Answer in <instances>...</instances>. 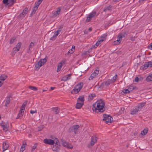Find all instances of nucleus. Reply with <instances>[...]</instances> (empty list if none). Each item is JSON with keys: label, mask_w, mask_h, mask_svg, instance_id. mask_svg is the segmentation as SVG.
Here are the masks:
<instances>
[{"label": "nucleus", "mask_w": 152, "mask_h": 152, "mask_svg": "<svg viewBox=\"0 0 152 152\" xmlns=\"http://www.w3.org/2000/svg\"><path fill=\"white\" fill-rule=\"evenodd\" d=\"M72 49H74H74H75V46H72Z\"/></svg>", "instance_id": "obj_62"}, {"label": "nucleus", "mask_w": 152, "mask_h": 152, "mask_svg": "<svg viewBox=\"0 0 152 152\" xmlns=\"http://www.w3.org/2000/svg\"><path fill=\"white\" fill-rule=\"evenodd\" d=\"M96 141L97 140L96 139V137L94 136L92 137L90 143L88 144V147L89 148H91V146H93Z\"/></svg>", "instance_id": "obj_11"}, {"label": "nucleus", "mask_w": 152, "mask_h": 152, "mask_svg": "<svg viewBox=\"0 0 152 152\" xmlns=\"http://www.w3.org/2000/svg\"><path fill=\"white\" fill-rule=\"evenodd\" d=\"M37 111L36 110H35V111L33 110H31L30 111V113L31 114H33L34 113H37Z\"/></svg>", "instance_id": "obj_50"}, {"label": "nucleus", "mask_w": 152, "mask_h": 152, "mask_svg": "<svg viewBox=\"0 0 152 152\" xmlns=\"http://www.w3.org/2000/svg\"><path fill=\"white\" fill-rule=\"evenodd\" d=\"M56 141V139L53 140L50 139L46 138L43 140V142L46 144L52 145L55 143Z\"/></svg>", "instance_id": "obj_9"}, {"label": "nucleus", "mask_w": 152, "mask_h": 152, "mask_svg": "<svg viewBox=\"0 0 152 152\" xmlns=\"http://www.w3.org/2000/svg\"><path fill=\"white\" fill-rule=\"evenodd\" d=\"M23 113L20 111L19 113L18 114L17 118H19L21 117L23 115Z\"/></svg>", "instance_id": "obj_40"}, {"label": "nucleus", "mask_w": 152, "mask_h": 152, "mask_svg": "<svg viewBox=\"0 0 152 152\" xmlns=\"http://www.w3.org/2000/svg\"><path fill=\"white\" fill-rule=\"evenodd\" d=\"M148 130L147 129H144L141 132V134L142 135H145L147 133Z\"/></svg>", "instance_id": "obj_38"}, {"label": "nucleus", "mask_w": 152, "mask_h": 152, "mask_svg": "<svg viewBox=\"0 0 152 152\" xmlns=\"http://www.w3.org/2000/svg\"><path fill=\"white\" fill-rule=\"evenodd\" d=\"M134 89V87L132 86H130L128 88V90L129 92H130L131 91H132Z\"/></svg>", "instance_id": "obj_45"}, {"label": "nucleus", "mask_w": 152, "mask_h": 152, "mask_svg": "<svg viewBox=\"0 0 152 152\" xmlns=\"http://www.w3.org/2000/svg\"><path fill=\"white\" fill-rule=\"evenodd\" d=\"M16 1V0H9V3H7V5L8 7L12 6L15 2Z\"/></svg>", "instance_id": "obj_30"}, {"label": "nucleus", "mask_w": 152, "mask_h": 152, "mask_svg": "<svg viewBox=\"0 0 152 152\" xmlns=\"http://www.w3.org/2000/svg\"><path fill=\"white\" fill-rule=\"evenodd\" d=\"M9 146V145L8 143H7L6 142H4L2 145V148L3 149V152L7 150Z\"/></svg>", "instance_id": "obj_15"}, {"label": "nucleus", "mask_w": 152, "mask_h": 152, "mask_svg": "<svg viewBox=\"0 0 152 152\" xmlns=\"http://www.w3.org/2000/svg\"><path fill=\"white\" fill-rule=\"evenodd\" d=\"M80 126L78 125H74L71 126L68 130V132H74V133L76 134V131L79 128Z\"/></svg>", "instance_id": "obj_8"}, {"label": "nucleus", "mask_w": 152, "mask_h": 152, "mask_svg": "<svg viewBox=\"0 0 152 152\" xmlns=\"http://www.w3.org/2000/svg\"><path fill=\"white\" fill-rule=\"evenodd\" d=\"M26 142L24 141L23 142V145H22V146L21 147V149H22V148H25V145H26Z\"/></svg>", "instance_id": "obj_48"}, {"label": "nucleus", "mask_w": 152, "mask_h": 152, "mask_svg": "<svg viewBox=\"0 0 152 152\" xmlns=\"http://www.w3.org/2000/svg\"><path fill=\"white\" fill-rule=\"evenodd\" d=\"M123 92L124 94H128L129 93L128 89H124L123 91Z\"/></svg>", "instance_id": "obj_46"}, {"label": "nucleus", "mask_w": 152, "mask_h": 152, "mask_svg": "<svg viewBox=\"0 0 152 152\" xmlns=\"http://www.w3.org/2000/svg\"><path fill=\"white\" fill-rule=\"evenodd\" d=\"M38 7H37V6H34L32 10V12L31 13V16L33 15H34L36 11L38 9Z\"/></svg>", "instance_id": "obj_32"}, {"label": "nucleus", "mask_w": 152, "mask_h": 152, "mask_svg": "<svg viewBox=\"0 0 152 152\" xmlns=\"http://www.w3.org/2000/svg\"><path fill=\"white\" fill-rule=\"evenodd\" d=\"M139 78L137 77H136L135 79V80L136 82H138L139 81Z\"/></svg>", "instance_id": "obj_53"}, {"label": "nucleus", "mask_w": 152, "mask_h": 152, "mask_svg": "<svg viewBox=\"0 0 152 152\" xmlns=\"http://www.w3.org/2000/svg\"><path fill=\"white\" fill-rule=\"evenodd\" d=\"M150 46H151V48H152V42L151 43V44L150 45Z\"/></svg>", "instance_id": "obj_64"}, {"label": "nucleus", "mask_w": 152, "mask_h": 152, "mask_svg": "<svg viewBox=\"0 0 152 152\" xmlns=\"http://www.w3.org/2000/svg\"><path fill=\"white\" fill-rule=\"evenodd\" d=\"M40 65H39L37 63V64H36L35 65V70H38L40 68Z\"/></svg>", "instance_id": "obj_41"}, {"label": "nucleus", "mask_w": 152, "mask_h": 152, "mask_svg": "<svg viewBox=\"0 0 152 152\" xmlns=\"http://www.w3.org/2000/svg\"><path fill=\"white\" fill-rule=\"evenodd\" d=\"M10 97L11 96H7L5 99V106L6 107L8 106V104L10 102Z\"/></svg>", "instance_id": "obj_26"}, {"label": "nucleus", "mask_w": 152, "mask_h": 152, "mask_svg": "<svg viewBox=\"0 0 152 152\" xmlns=\"http://www.w3.org/2000/svg\"><path fill=\"white\" fill-rule=\"evenodd\" d=\"M37 146V144H35L34 146H33L31 149V151H33L36 148Z\"/></svg>", "instance_id": "obj_47"}, {"label": "nucleus", "mask_w": 152, "mask_h": 152, "mask_svg": "<svg viewBox=\"0 0 152 152\" xmlns=\"http://www.w3.org/2000/svg\"><path fill=\"white\" fill-rule=\"evenodd\" d=\"M28 88L31 90L33 91H36L38 90L37 87L34 86H30L28 87Z\"/></svg>", "instance_id": "obj_39"}, {"label": "nucleus", "mask_w": 152, "mask_h": 152, "mask_svg": "<svg viewBox=\"0 0 152 152\" xmlns=\"http://www.w3.org/2000/svg\"><path fill=\"white\" fill-rule=\"evenodd\" d=\"M125 109L124 107H122L121 109V110H122V111H124V110H125Z\"/></svg>", "instance_id": "obj_61"}, {"label": "nucleus", "mask_w": 152, "mask_h": 152, "mask_svg": "<svg viewBox=\"0 0 152 152\" xmlns=\"http://www.w3.org/2000/svg\"><path fill=\"white\" fill-rule=\"evenodd\" d=\"M146 80L148 81H152V75H150L148 76L146 78Z\"/></svg>", "instance_id": "obj_35"}, {"label": "nucleus", "mask_w": 152, "mask_h": 152, "mask_svg": "<svg viewBox=\"0 0 152 152\" xmlns=\"http://www.w3.org/2000/svg\"><path fill=\"white\" fill-rule=\"evenodd\" d=\"M28 9L27 8H26L25 9L23 10L22 13L20 14L19 15V16L21 17H23L25 16L26 14L27 13Z\"/></svg>", "instance_id": "obj_17"}, {"label": "nucleus", "mask_w": 152, "mask_h": 152, "mask_svg": "<svg viewBox=\"0 0 152 152\" xmlns=\"http://www.w3.org/2000/svg\"><path fill=\"white\" fill-rule=\"evenodd\" d=\"M73 51L72 50H70L68 51V53H70V54H72V53H73Z\"/></svg>", "instance_id": "obj_54"}, {"label": "nucleus", "mask_w": 152, "mask_h": 152, "mask_svg": "<svg viewBox=\"0 0 152 152\" xmlns=\"http://www.w3.org/2000/svg\"><path fill=\"white\" fill-rule=\"evenodd\" d=\"M61 11V9L59 8H58L57 10L56 11L54 12L52 14V17H55L57 15H59L60 12Z\"/></svg>", "instance_id": "obj_18"}, {"label": "nucleus", "mask_w": 152, "mask_h": 152, "mask_svg": "<svg viewBox=\"0 0 152 152\" xmlns=\"http://www.w3.org/2000/svg\"><path fill=\"white\" fill-rule=\"evenodd\" d=\"M91 30H92V28H89L88 29V31H91Z\"/></svg>", "instance_id": "obj_59"}, {"label": "nucleus", "mask_w": 152, "mask_h": 152, "mask_svg": "<svg viewBox=\"0 0 152 152\" xmlns=\"http://www.w3.org/2000/svg\"><path fill=\"white\" fill-rule=\"evenodd\" d=\"M3 83L1 81H0V87L1 86V85H2Z\"/></svg>", "instance_id": "obj_60"}, {"label": "nucleus", "mask_w": 152, "mask_h": 152, "mask_svg": "<svg viewBox=\"0 0 152 152\" xmlns=\"http://www.w3.org/2000/svg\"><path fill=\"white\" fill-rule=\"evenodd\" d=\"M97 47V46H96L95 45H93L92 47L91 48V49L92 50V49H93L94 48H96Z\"/></svg>", "instance_id": "obj_55"}, {"label": "nucleus", "mask_w": 152, "mask_h": 152, "mask_svg": "<svg viewBox=\"0 0 152 152\" xmlns=\"http://www.w3.org/2000/svg\"><path fill=\"white\" fill-rule=\"evenodd\" d=\"M149 66L148 62H146L144 64V65L143 66H142L141 67V69H146Z\"/></svg>", "instance_id": "obj_29"}, {"label": "nucleus", "mask_w": 152, "mask_h": 152, "mask_svg": "<svg viewBox=\"0 0 152 152\" xmlns=\"http://www.w3.org/2000/svg\"><path fill=\"white\" fill-rule=\"evenodd\" d=\"M21 43L19 42L16 45V47H14L12 49V56H13L15 54L20 50L21 45Z\"/></svg>", "instance_id": "obj_4"}, {"label": "nucleus", "mask_w": 152, "mask_h": 152, "mask_svg": "<svg viewBox=\"0 0 152 152\" xmlns=\"http://www.w3.org/2000/svg\"><path fill=\"white\" fill-rule=\"evenodd\" d=\"M7 76L5 75H3L0 76V80L2 81H4L7 78Z\"/></svg>", "instance_id": "obj_31"}, {"label": "nucleus", "mask_w": 152, "mask_h": 152, "mask_svg": "<svg viewBox=\"0 0 152 152\" xmlns=\"http://www.w3.org/2000/svg\"><path fill=\"white\" fill-rule=\"evenodd\" d=\"M101 43L100 42H99V40H98L96 42V43L95 44V45L96 46H97V47Z\"/></svg>", "instance_id": "obj_51"}, {"label": "nucleus", "mask_w": 152, "mask_h": 152, "mask_svg": "<svg viewBox=\"0 0 152 152\" xmlns=\"http://www.w3.org/2000/svg\"><path fill=\"white\" fill-rule=\"evenodd\" d=\"M103 120L105 121L107 123H111L112 121L111 118H113L110 115H103Z\"/></svg>", "instance_id": "obj_7"}, {"label": "nucleus", "mask_w": 152, "mask_h": 152, "mask_svg": "<svg viewBox=\"0 0 152 152\" xmlns=\"http://www.w3.org/2000/svg\"><path fill=\"white\" fill-rule=\"evenodd\" d=\"M148 63L149 64V66L150 67H152V61H150L148 62Z\"/></svg>", "instance_id": "obj_52"}, {"label": "nucleus", "mask_w": 152, "mask_h": 152, "mask_svg": "<svg viewBox=\"0 0 152 152\" xmlns=\"http://www.w3.org/2000/svg\"><path fill=\"white\" fill-rule=\"evenodd\" d=\"M0 125L3 128L4 131L5 132L7 131L9 129V124L8 123H5L3 121H1L0 124Z\"/></svg>", "instance_id": "obj_6"}, {"label": "nucleus", "mask_w": 152, "mask_h": 152, "mask_svg": "<svg viewBox=\"0 0 152 152\" xmlns=\"http://www.w3.org/2000/svg\"><path fill=\"white\" fill-rule=\"evenodd\" d=\"M107 35L105 34H103L102 36H101L99 39L98 40L99 42L102 43L103 41L106 38Z\"/></svg>", "instance_id": "obj_24"}, {"label": "nucleus", "mask_w": 152, "mask_h": 152, "mask_svg": "<svg viewBox=\"0 0 152 152\" xmlns=\"http://www.w3.org/2000/svg\"><path fill=\"white\" fill-rule=\"evenodd\" d=\"M77 102L84 104V98L83 96H81L77 99Z\"/></svg>", "instance_id": "obj_23"}, {"label": "nucleus", "mask_w": 152, "mask_h": 152, "mask_svg": "<svg viewBox=\"0 0 152 152\" xmlns=\"http://www.w3.org/2000/svg\"><path fill=\"white\" fill-rule=\"evenodd\" d=\"M71 75V74H69L63 77L61 80L64 81H66L67 80L70 79Z\"/></svg>", "instance_id": "obj_22"}, {"label": "nucleus", "mask_w": 152, "mask_h": 152, "mask_svg": "<svg viewBox=\"0 0 152 152\" xmlns=\"http://www.w3.org/2000/svg\"><path fill=\"white\" fill-rule=\"evenodd\" d=\"M28 101L27 100H26L23 104L22 106L20 108V111H21L23 112H24V111L26 106L27 103Z\"/></svg>", "instance_id": "obj_21"}, {"label": "nucleus", "mask_w": 152, "mask_h": 152, "mask_svg": "<svg viewBox=\"0 0 152 152\" xmlns=\"http://www.w3.org/2000/svg\"><path fill=\"white\" fill-rule=\"evenodd\" d=\"M109 10V9L108 8V7H107V8H106L105 10L104 9V11H105V10Z\"/></svg>", "instance_id": "obj_63"}, {"label": "nucleus", "mask_w": 152, "mask_h": 152, "mask_svg": "<svg viewBox=\"0 0 152 152\" xmlns=\"http://www.w3.org/2000/svg\"><path fill=\"white\" fill-rule=\"evenodd\" d=\"M25 150V148H22L21 149V148H20V151H22L23 152Z\"/></svg>", "instance_id": "obj_58"}, {"label": "nucleus", "mask_w": 152, "mask_h": 152, "mask_svg": "<svg viewBox=\"0 0 152 152\" xmlns=\"http://www.w3.org/2000/svg\"><path fill=\"white\" fill-rule=\"evenodd\" d=\"M84 104L78 102H77L76 104L75 108L76 109H79L81 108Z\"/></svg>", "instance_id": "obj_28"}, {"label": "nucleus", "mask_w": 152, "mask_h": 152, "mask_svg": "<svg viewBox=\"0 0 152 152\" xmlns=\"http://www.w3.org/2000/svg\"><path fill=\"white\" fill-rule=\"evenodd\" d=\"M65 64L64 61H62L58 65L57 69V72H58L61 70L62 65H63V64Z\"/></svg>", "instance_id": "obj_27"}, {"label": "nucleus", "mask_w": 152, "mask_h": 152, "mask_svg": "<svg viewBox=\"0 0 152 152\" xmlns=\"http://www.w3.org/2000/svg\"><path fill=\"white\" fill-rule=\"evenodd\" d=\"M105 104L102 99L97 100L94 104L93 106L95 109V112L101 113L105 110Z\"/></svg>", "instance_id": "obj_1"}, {"label": "nucleus", "mask_w": 152, "mask_h": 152, "mask_svg": "<svg viewBox=\"0 0 152 152\" xmlns=\"http://www.w3.org/2000/svg\"><path fill=\"white\" fill-rule=\"evenodd\" d=\"M138 111H139L138 110L137 108L135 107L134 109L132 110L131 111V114L132 115H134V114H136V113Z\"/></svg>", "instance_id": "obj_33"}, {"label": "nucleus", "mask_w": 152, "mask_h": 152, "mask_svg": "<svg viewBox=\"0 0 152 152\" xmlns=\"http://www.w3.org/2000/svg\"><path fill=\"white\" fill-rule=\"evenodd\" d=\"M99 70L96 69L91 75L90 77L89 78V80H91L94 78L95 77L99 74Z\"/></svg>", "instance_id": "obj_10"}, {"label": "nucleus", "mask_w": 152, "mask_h": 152, "mask_svg": "<svg viewBox=\"0 0 152 152\" xmlns=\"http://www.w3.org/2000/svg\"><path fill=\"white\" fill-rule=\"evenodd\" d=\"M52 109L55 114H58L60 112V108L58 107H53Z\"/></svg>", "instance_id": "obj_25"}, {"label": "nucleus", "mask_w": 152, "mask_h": 152, "mask_svg": "<svg viewBox=\"0 0 152 152\" xmlns=\"http://www.w3.org/2000/svg\"><path fill=\"white\" fill-rule=\"evenodd\" d=\"M62 145L63 146L67 148L72 149L73 147L72 145L71 144L69 143L68 142L65 141H62Z\"/></svg>", "instance_id": "obj_13"}, {"label": "nucleus", "mask_w": 152, "mask_h": 152, "mask_svg": "<svg viewBox=\"0 0 152 152\" xmlns=\"http://www.w3.org/2000/svg\"><path fill=\"white\" fill-rule=\"evenodd\" d=\"M3 2L4 4H6L9 3V0H3Z\"/></svg>", "instance_id": "obj_49"}, {"label": "nucleus", "mask_w": 152, "mask_h": 152, "mask_svg": "<svg viewBox=\"0 0 152 152\" xmlns=\"http://www.w3.org/2000/svg\"><path fill=\"white\" fill-rule=\"evenodd\" d=\"M96 15V12H93L90 13L87 18L86 21L87 22L89 21L91 19V18L93 17Z\"/></svg>", "instance_id": "obj_14"}, {"label": "nucleus", "mask_w": 152, "mask_h": 152, "mask_svg": "<svg viewBox=\"0 0 152 152\" xmlns=\"http://www.w3.org/2000/svg\"><path fill=\"white\" fill-rule=\"evenodd\" d=\"M42 0H39L35 3V6H37L38 8L39 5L40 4L42 1Z\"/></svg>", "instance_id": "obj_37"}, {"label": "nucleus", "mask_w": 152, "mask_h": 152, "mask_svg": "<svg viewBox=\"0 0 152 152\" xmlns=\"http://www.w3.org/2000/svg\"><path fill=\"white\" fill-rule=\"evenodd\" d=\"M16 39V37H14L11 39L10 41V43H13L15 40Z\"/></svg>", "instance_id": "obj_43"}, {"label": "nucleus", "mask_w": 152, "mask_h": 152, "mask_svg": "<svg viewBox=\"0 0 152 152\" xmlns=\"http://www.w3.org/2000/svg\"><path fill=\"white\" fill-rule=\"evenodd\" d=\"M55 88V87H51L50 88V91L52 90H54Z\"/></svg>", "instance_id": "obj_57"}, {"label": "nucleus", "mask_w": 152, "mask_h": 152, "mask_svg": "<svg viewBox=\"0 0 152 152\" xmlns=\"http://www.w3.org/2000/svg\"><path fill=\"white\" fill-rule=\"evenodd\" d=\"M145 102L142 103L140 104H139L136 107L138 110L139 111L142 108L145 106Z\"/></svg>", "instance_id": "obj_19"}, {"label": "nucleus", "mask_w": 152, "mask_h": 152, "mask_svg": "<svg viewBox=\"0 0 152 152\" xmlns=\"http://www.w3.org/2000/svg\"><path fill=\"white\" fill-rule=\"evenodd\" d=\"M47 61V60L45 58L41 59L38 62V63L40 67L43 65Z\"/></svg>", "instance_id": "obj_16"}, {"label": "nucleus", "mask_w": 152, "mask_h": 152, "mask_svg": "<svg viewBox=\"0 0 152 152\" xmlns=\"http://www.w3.org/2000/svg\"><path fill=\"white\" fill-rule=\"evenodd\" d=\"M112 81L110 80V79H108L105 82V85L107 86H108L110 84L113 83Z\"/></svg>", "instance_id": "obj_36"}, {"label": "nucleus", "mask_w": 152, "mask_h": 152, "mask_svg": "<svg viewBox=\"0 0 152 152\" xmlns=\"http://www.w3.org/2000/svg\"><path fill=\"white\" fill-rule=\"evenodd\" d=\"M125 33H124L119 34L118 37V39L113 42V45H117L120 44L122 40V38L125 37Z\"/></svg>", "instance_id": "obj_3"}, {"label": "nucleus", "mask_w": 152, "mask_h": 152, "mask_svg": "<svg viewBox=\"0 0 152 152\" xmlns=\"http://www.w3.org/2000/svg\"><path fill=\"white\" fill-rule=\"evenodd\" d=\"M117 75H115L114 76L112 79L111 80H110L112 81V83H113L114 82L117 78Z\"/></svg>", "instance_id": "obj_42"}, {"label": "nucleus", "mask_w": 152, "mask_h": 152, "mask_svg": "<svg viewBox=\"0 0 152 152\" xmlns=\"http://www.w3.org/2000/svg\"><path fill=\"white\" fill-rule=\"evenodd\" d=\"M84 33L85 34H87L88 33V31L87 30H85L84 31Z\"/></svg>", "instance_id": "obj_56"}, {"label": "nucleus", "mask_w": 152, "mask_h": 152, "mask_svg": "<svg viewBox=\"0 0 152 152\" xmlns=\"http://www.w3.org/2000/svg\"><path fill=\"white\" fill-rule=\"evenodd\" d=\"M61 28H59L57 31H56V32L54 33V35L53 36V37L50 38V40H55L57 36L59 34V33L61 32Z\"/></svg>", "instance_id": "obj_12"}, {"label": "nucleus", "mask_w": 152, "mask_h": 152, "mask_svg": "<svg viewBox=\"0 0 152 152\" xmlns=\"http://www.w3.org/2000/svg\"><path fill=\"white\" fill-rule=\"evenodd\" d=\"M55 143V145H54L52 148V150L58 152V150L60 149V145L59 144V141L57 139H56V141Z\"/></svg>", "instance_id": "obj_5"}, {"label": "nucleus", "mask_w": 152, "mask_h": 152, "mask_svg": "<svg viewBox=\"0 0 152 152\" xmlns=\"http://www.w3.org/2000/svg\"><path fill=\"white\" fill-rule=\"evenodd\" d=\"M44 125L40 126L37 129L38 131H40L44 129Z\"/></svg>", "instance_id": "obj_44"}, {"label": "nucleus", "mask_w": 152, "mask_h": 152, "mask_svg": "<svg viewBox=\"0 0 152 152\" xmlns=\"http://www.w3.org/2000/svg\"><path fill=\"white\" fill-rule=\"evenodd\" d=\"M83 86V84L82 83H80L77 84L75 88L72 91L71 93L73 94H76L82 89Z\"/></svg>", "instance_id": "obj_2"}, {"label": "nucleus", "mask_w": 152, "mask_h": 152, "mask_svg": "<svg viewBox=\"0 0 152 152\" xmlns=\"http://www.w3.org/2000/svg\"><path fill=\"white\" fill-rule=\"evenodd\" d=\"M34 46V44L33 42H31L30 45L28 46L27 50V52L28 53H31V50L32 47Z\"/></svg>", "instance_id": "obj_20"}, {"label": "nucleus", "mask_w": 152, "mask_h": 152, "mask_svg": "<svg viewBox=\"0 0 152 152\" xmlns=\"http://www.w3.org/2000/svg\"><path fill=\"white\" fill-rule=\"evenodd\" d=\"M95 95L94 94H91L88 96V100L90 101L93 99L94 97H95Z\"/></svg>", "instance_id": "obj_34"}]
</instances>
